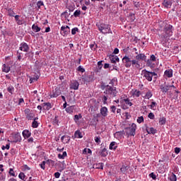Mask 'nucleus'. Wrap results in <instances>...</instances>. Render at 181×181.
<instances>
[{"instance_id":"1","label":"nucleus","mask_w":181,"mask_h":181,"mask_svg":"<svg viewBox=\"0 0 181 181\" xmlns=\"http://www.w3.org/2000/svg\"><path fill=\"white\" fill-rule=\"evenodd\" d=\"M115 83H118L117 78H113L109 82V85H106L105 83L102 82L100 83L101 90H105L104 94L106 95H110V97H117L118 95V90H117V87H115Z\"/></svg>"},{"instance_id":"2","label":"nucleus","mask_w":181,"mask_h":181,"mask_svg":"<svg viewBox=\"0 0 181 181\" xmlns=\"http://www.w3.org/2000/svg\"><path fill=\"white\" fill-rule=\"evenodd\" d=\"M96 26L98 28V30H100L101 33H103V35H107V33L112 34L110 24L100 23L96 24Z\"/></svg>"},{"instance_id":"3","label":"nucleus","mask_w":181,"mask_h":181,"mask_svg":"<svg viewBox=\"0 0 181 181\" xmlns=\"http://www.w3.org/2000/svg\"><path fill=\"white\" fill-rule=\"evenodd\" d=\"M136 132V124L134 123L132 124L131 127L124 128V134L127 136H135Z\"/></svg>"},{"instance_id":"4","label":"nucleus","mask_w":181,"mask_h":181,"mask_svg":"<svg viewBox=\"0 0 181 181\" xmlns=\"http://www.w3.org/2000/svg\"><path fill=\"white\" fill-rule=\"evenodd\" d=\"M172 29H173V26L170 24H166L164 26L163 32H165V35H164V37H170L172 35H173V31H172Z\"/></svg>"},{"instance_id":"5","label":"nucleus","mask_w":181,"mask_h":181,"mask_svg":"<svg viewBox=\"0 0 181 181\" xmlns=\"http://www.w3.org/2000/svg\"><path fill=\"white\" fill-rule=\"evenodd\" d=\"M81 78L83 83H91V81H94V76L93 75H82Z\"/></svg>"},{"instance_id":"6","label":"nucleus","mask_w":181,"mask_h":181,"mask_svg":"<svg viewBox=\"0 0 181 181\" xmlns=\"http://www.w3.org/2000/svg\"><path fill=\"white\" fill-rule=\"evenodd\" d=\"M60 33L63 36H67V35H69L70 33V27H69V25L62 26Z\"/></svg>"},{"instance_id":"7","label":"nucleus","mask_w":181,"mask_h":181,"mask_svg":"<svg viewBox=\"0 0 181 181\" xmlns=\"http://www.w3.org/2000/svg\"><path fill=\"white\" fill-rule=\"evenodd\" d=\"M62 94V90H60V88L57 87L52 90V94L50 95L51 98H56L59 97Z\"/></svg>"},{"instance_id":"8","label":"nucleus","mask_w":181,"mask_h":181,"mask_svg":"<svg viewBox=\"0 0 181 181\" xmlns=\"http://www.w3.org/2000/svg\"><path fill=\"white\" fill-rule=\"evenodd\" d=\"M29 45L26 42H21L20 44L19 50L21 52H25V53H28L29 52Z\"/></svg>"},{"instance_id":"9","label":"nucleus","mask_w":181,"mask_h":181,"mask_svg":"<svg viewBox=\"0 0 181 181\" xmlns=\"http://www.w3.org/2000/svg\"><path fill=\"white\" fill-rule=\"evenodd\" d=\"M101 117V115L100 113L93 115V118L92 119V121L90 122V125H93V127H97V122H98V119Z\"/></svg>"},{"instance_id":"10","label":"nucleus","mask_w":181,"mask_h":181,"mask_svg":"<svg viewBox=\"0 0 181 181\" xmlns=\"http://www.w3.org/2000/svg\"><path fill=\"white\" fill-rule=\"evenodd\" d=\"M142 74L144 77L146 78V79H147L148 81H152V75L151 74V71L146 70V69H144L142 71Z\"/></svg>"},{"instance_id":"11","label":"nucleus","mask_w":181,"mask_h":181,"mask_svg":"<svg viewBox=\"0 0 181 181\" xmlns=\"http://www.w3.org/2000/svg\"><path fill=\"white\" fill-rule=\"evenodd\" d=\"M122 63H124L127 69H129V67H131V58H129V57L124 56L122 58Z\"/></svg>"},{"instance_id":"12","label":"nucleus","mask_w":181,"mask_h":181,"mask_svg":"<svg viewBox=\"0 0 181 181\" xmlns=\"http://www.w3.org/2000/svg\"><path fill=\"white\" fill-rule=\"evenodd\" d=\"M96 153H98V155H99L100 156H102V158H105V156H108V151L105 148H103L102 149H98Z\"/></svg>"},{"instance_id":"13","label":"nucleus","mask_w":181,"mask_h":181,"mask_svg":"<svg viewBox=\"0 0 181 181\" xmlns=\"http://www.w3.org/2000/svg\"><path fill=\"white\" fill-rule=\"evenodd\" d=\"M100 115H102V117H103L104 118H105V117L108 115V108H107V107H102L100 108Z\"/></svg>"},{"instance_id":"14","label":"nucleus","mask_w":181,"mask_h":181,"mask_svg":"<svg viewBox=\"0 0 181 181\" xmlns=\"http://www.w3.org/2000/svg\"><path fill=\"white\" fill-rule=\"evenodd\" d=\"M110 60L112 64H116V63H119V58L116 55H110Z\"/></svg>"},{"instance_id":"15","label":"nucleus","mask_w":181,"mask_h":181,"mask_svg":"<svg viewBox=\"0 0 181 181\" xmlns=\"http://www.w3.org/2000/svg\"><path fill=\"white\" fill-rule=\"evenodd\" d=\"M13 142L14 144H16V142H21V141H22V136H21V134L17 133L14 134V136H13Z\"/></svg>"},{"instance_id":"16","label":"nucleus","mask_w":181,"mask_h":181,"mask_svg":"<svg viewBox=\"0 0 181 181\" xmlns=\"http://www.w3.org/2000/svg\"><path fill=\"white\" fill-rule=\"evenodd\" d=\"M146 131L147 134H152V135H155V134H156V132H158V130H156V129H155L153 127L149 128L148 127H146Z\"/></svg>"},{"instance_id":"17","label":"nucleus","mask_w":181,"mask_h":181,"mask_svg":"<svg viewBox=\"0 0 181 181\" xmlns=\"http://www.w3.org/2000/svg\"><path fill=\"white\" fill-rule=\"evenodd\" d=\"M136 60L139 62V60H143L144 62H146V55L145 54H139L135 57Z\"/></svg>"},{"instance_id":"18","label":"nucleus","mask_w":181,"mask_h":181,"mask_svg":"<svg viewBox=\"0 0 181 181\" xmlns=\"http://www.w3.org/2000/svg\"><path fill=\"white\" fill-rule=\"evenodd\" d=\"M78 86H80V83H78V81H74L71 83L70 88L71 90H78Z\"/></svg>"},{"instance_id":"19","label":"nucleus","mask_w":181,"mask_h":181,"mask_svg":"<svg viewBox=\"0 0 181 181\" xmlns=\"http://www.w3.org/2000/svg\"><path fill=\"white\" fill-rule=\"evenodd\" d=\"M173 2H172V0L168 1V0H164L163 1V5L164 7H165L167 9H169L172 6V4Z\"/></svg>"},{"instance_id":"20","label":"nucleus","mask_w":181,"mask_h":181,"mask_svg":"<svg viewBox=\"0 0 181 181\" xmlns=\"http://www.w3.org/2000/svg\"><path fill=\"white\" fill-rule=\"evenodd\" d=\"M160 90L162 91V93L168 92L169 91V85H166V83H165L164 85H160Z\"/></svg>"},{"instance_id":"21","label":"nucleus","mask_w":181,"mask_h":181,"mask_svg":"<svg viewBox=\"0 0 181 181\" xmlns=\"http://www.w3.org/2000/svg\"><path fill=\"white\" fill-rule=\"evenodd\" d=\"M131 66L134 67L135 66L136 69H139L141 67V65L139 64V61L137 59H131Z\"/></svg>"},{"instance_id":"22","label":"nucleus","mask_w":181,"mask_h":181,"mask_svg":"<svg viewBox=\"0 0 181 181\" xmlns=\"http://www.w3.org/2000/svg\"><path fill=\"white\" fill-rule=\"evenodd\" d=\"M30 135H32V133L29 130L25 129L23 131V136L25 139H28V138H30Z\"/></svg>"},{"instance_id":"23","label":"nucleus","mask_w":181,"mask_h":181,"mask_svg":"<svg viewBox=\"0 0 181 181\" xmlns=\"http://www.w3.org/2000/svg\"><path fill=\"white\" fill-rule=\"evenodd\" d=\"M65 111L68 112V114H73L74 111H76V105H71L65 109Z\"/></svg>"},{"instance_id":"24","label":"nucleus","mask_w":181,"mask_h":181,"mask_svg":"<svg viewBox=\"0 0 181 181\" xmlns=\"http://www.w3.org/2000/svg\"><path fill=\"white\" fill-rule=\"evenodd\" d=\"M165 76H166V77H168V78H170L171 77H173V70L172 69H168V70H165L164 72Z\"/></svg>"},{"instance_id":"25","label":"nucleus","mask_w":181,"mask_h":181,"mask_svg":"<svg viewBox=\"0 0 181 181\" xmlns=\"http://www.w3.org/2000/svg\"><path fill=\"white\" fill-rule=\"evenodd\" d=\"M128 169H129V166L122 165L120 168V171L122 173H123V175H127V172L128 171Z\"/></svg>"},{"instance_id":"26","label":"nucleus","mask_w":181,"mask_h":181,"mask_svg":"<svg viewBox=\"0 0 181 181\" xmlns=\"http://www.w3.org/2000/svg\"><path fill=\"white\" fill-rule=\"evenodd\" d=\"M153 62V61H151V59H147V60L146 59L147 67H150V69H154L155 64Z\"/></svg>"},{"instance_id":"27","label":"nucleus","mask_w":181,"mask_h":181,"mask_svg":"<svg viewBox=\"0 0 181 181\" xmlns=\"http://www.w3.org/2000/svg\"><path fill=\"white\" fill-rule=\"evenodd\" d=\"M32 30H33V32H35V33H37V32H40V30H42V28H40V27H39L37 24H33L32 25Z\"/></svg>"},{"instance_id":"28","label":"nucleus","mask_w":181,"mask_h":181,"mask_svg":"<svg viewBox=\"0 0 181 181\" xmlns=\"http://www.w3.org/2000/svg\"><path fill=\"white\" fill-rule=\"evenodd\" d=\"M103 63H104V61H99L98 62V67L96 69L97 73H100V71H101V69H103V66H104Z\"/></svg>"},{"instance_id":"29","label":"nucleus","mask_w":181,"mask_h":181,"mask_svg":"<svg viewBox=\"0 0 181 181\" xmlns=\"http://www.w3.org/2000/svg\"><path fill=\"white\" fill-rule=\"evenodd\" d=\"M125 135V130H122L120 132H117L115 134V136H117L116 138H121Z\"/></svg>"},{"instance_id":"30","label":"nucleus","mask_w":181,"mask_h":181,"mask_svg":"<svg viewBox=\"0 0 181 181\" xmlns=\"http://www.w3.org/2000/svg\"><path fill=\"white\" fill-rule=\"evenodd\" d=\"M117 148H118V146H117V142L115 141H112L110 143V146H109V149L115 151V149H117Z\"/></svg>"},{"instance_id":"31","label":"nucleus","mask_w":181,"mask_h":181,"mask_svg":"<svg viewBox=\"0 0 181 181\" xmlns=\"http://www.w3.org/2000/svg\"><path fill=\"white\" fill-rule=\"evenodd\" d=\"M74 138H83V134H81V132L80 130H76L74 133Z\"/></svg>"},{"instance_id":"32","label":"nucleus","mask_w":181,"mask_h":181,"mask_svg":"<svg viewBox=\"0 0 181 181\" xmlns=\"http://www.w3.org/2000/svg\"><path fill=\"white\" fill-rule=\"evenodd\" d=\"M2 71L4 73H9L11 71V67L6 66V64H3V68H2Z\"/></svg>"},{"instance_id":"33","label":"nucleus","mask_w":181,"mask_h":181,"mask_svg":"<svg viewBox=\"0 0 181 181\" xmlns=\"http://www.w3.org/2000/svg\"><path fill=\"white\" fill-rule=\"evenodd\" d=\"M120 103H125V104H127V105H129V107H132V103H131V101L129 100V98H126V99H123L122 100H120Z\"/></svg>"},{"instance_id":"34","label":"nucleus","mask_w":181,"mask_h":181,"mask_svg":"<svg viewBox=\"0 0 181 181\" xmlns=\"http://www.w3.org/2000/svg\"><path fill=\"white\" fill-rule=\"evenodd\" d=\"M169 180L170 181H176L177 180V177H176V175L175 173H172L170 176L168 177Z\"/></svg>"},{"instance_id":"35","label":"nucleus","mask_w":181,"mask_h":181,"mask_svg":"<svg viewBox=\"0 0 181 181\" xmlns=\"http://www.w3.org/2000/svg\"><path fill=\"white\" fill-rule=\"evenodd\" d=\"M65 139V144H69L70 142V136H62L61 138L62 141H64Z\"/></svg>"},{"instance_id":"36","label":"nucleus","mask_w":181,"mask_h":181,"mask_svg":"<svg viewBox=\"0 0 181 181\" xmlns=\"http://www.w3.org/2000/svg\"><path fill=\"white\" fill-rule=\"evenodd\" d=\"M43 105H44V107H46L45 110L47 111H49V110H50V108H52V103H44Z\"/></svg>"},{"instance_id":"37","label":"nucleus","mask_w":181,"mask_h":181,"mask_svg":"<svg viewBox=\"0 0 181 181\" xmlns=\"http://www.w3.org/2000/svg\"><path fill=\"white\" fill-rule=\"evenodd\" d=\"M158 122L160 125H165V124H166V118L160 117Z\"/></svg>"},{"instance_id":"38","label":"nucleus","mask_w":181,"mask_h":181,"mask_svg":"<svg viewBox=\"0 0 181 181\" xmlns=\"http://www.w3.org/2000/svg\"><path fill=\"white\" fill-rule=\"evenodd\" d=\"M27 119L30 120V119H33V118L35 117V113L30 112V114L27 115L26 116Z\"/></svg>"},{"instance_id":"39","label":"nucleus","mask_w":181,"mask_h":181,"mask_svg":"<svg viewBox=\"0 0 181 181\" xmlns=\"http://www.w3.org/2000/svg\"><path fill=\"white\" fill-rule=\"evenodd\" d=\"M15 88H13V86H8L7 88V91L8 93H10V94H13V91H14Z\"/></svg>"},{"instance_id":"40","label":"nucleus","mask_w":181,"mask_h":181,"mask_svg":"<svg viewBox=\"0 0 181 181\" xmlns=\"http://www.w3.org/2000/svg\"><path fill=\"white\" fill-rule=\"evenodd\" d=\"M8 16H15V11H13V10L12 8H8Z\"/></svg>"},{"instance_id":"41","label":"nucleus","mask_w":181,"mask_h":181,"mask_svg":"<svg viewBox=\"0 0 181 181\" xmlns=\"http://www.w3.org/2000/svg\"><path fill=\"white\" fill-rule=\"evenodd\" d=\"M83 153L84 155H87V153L91 154V153H93V151L90 148H84L83 151Z\"/></svg>"},{"instance_id":"42","label":"nucleus","mask_w":181,"mask_h":181,"mask_svg":"<svg viewBox=\"0 0 181 181\" xmlns=\"http://www.w3.org/2000/svg\"><path fill=\"white\" fill-rule=\"evenodd\" d=\"M152 95H153L152 94V92H151V90H148L146 93V98H147L148 100H149V98H151V97H152Z\"/></svg>"},{"instance_id":"43","label":"nucleus","mask_w":181,"mask_h":181,"mask_svg":"<svg viewBox=\"0 0 181 181\" xmlns=\"http://www.w3.org/2000/svg\"><path fill=\"white\" fill-rule=\"evenodd\" d=\"M80 15H81V11L80 10H76L74 13V16H75V18H78V16H80Z\"/></svg>"},{"instance_id":"44","label":"nucleus","mask_w":181,"mask_h":181,"mask_svg":"<svg viewBox=\"0 0 181 181\" xmlns=\"http://www.w3.org/2000/svg\"><path fill=\"white\" fill-rule=\"evenodd\" d=\"M10 148H11V144H7L6 146H1L2 151H5V149H7L8 151V149Z\"/></svg>"},{"instance_id":"45","label":"nucleus","mask_w":181,"mask_h":181,"mask_svg":"<svg viewBox=\"0 0 181 181\" xmlns=\"http://www.w3.org/2000/svg\"><path fill=\"white\" fill-rule=\"evenodd\" d=\"M95 142H96V144H98V145H100V144H101V137L95 136Z\"/></svg>"},{"instance_id":"46","label":"nucleus","mask_w":181,"mask_h":181,"mask_svg":"<svg viewBox=\"0 0 181 181\" xmlns=\"http://www.w3.org/2000/svg\"><path fill=\"white\" fill-rule=\"evenodd\" d=\"M83 118V116H81V114L79 115H74V121H78V119Z\"/></svg>"},{"instance_id":"47","label":"nucleus","mask_w":181,"mask_h":181,"mask_svg":"<svg viewBox=\"0 0 181 181\" xmlns=\"http://www.w3.org/2000/svg\"><path fill=\"white\" fill-rule=\"evenodd\" d=\"M40 166L41 169L45 170V169H46V161H42V163L40 164Z\"/></svg>"},{"instance_id":"48","label":"nucleus","mask_w":181,"mask_h":181,"mask_svg":"<svg viewBox=\"0 0 181 181\" xmlns=\"http://www.w3.org/2000/svg\"><path fill=\"white\" fill-rule=\"evenodd\" d=\"M25 177H26V175H25V173H21L18 175V177H19V179H21V180H24Z\"/></svg>"},{"instance_id":"49","label":"nucleus","mask_w":181,"mask_h":181,"mask_svg":"<svg viewBox=\"0 0 181 181\" xmlns=\"http://www.w3.org/2000/svg\"><path fill=\"white\" fill-rule=\"evenodd\" d=\"M8 173L11 176H13L14 177H16V175H15V172L13 171V168L9 169V173Z\"/></svg>"},{"instance_id":"50","label":"nucleus","mask_w":181,"mask_h":181,"mask_svg":"<svg viewBox=\"0 0 181 181\" xmlns=\"http://www.w3.org/2000/svg\"><path fill=\"white\" fill-rule=\"evenodd\" d=\"M32 127L33 128H37V127H39V123L37 121H33L32 123Z\"/></svg>"},{"instance_id":"51","label":"nucleus","mask_w":181,"mask_h":181,"mask_svg":"<svg viewBox=\"0 0 181 181\" xmlns=\"http://www.w3.org/2000/svg\"><path fill=\"white\" fill-rule=\"evenodd\" d=\"M110 66L112 67V69L110 68L112 71V70H116V71H118V66H117L115 64H112Z\"/></svg>"},{"instance_id":"52","label":"nucleus","mask_w":181,"mask_h":181,"mask_svg":"<svg viewBox=\"0 0 181 181\" xmlns=\"http://www.w3.org/2000/svg\"><path fill=\"white\" fill-rule=\"evenodd\" d=\"M77 71H80L81 73H84L86 71V69L84 68H83V66H79L78 68H77Z\"/></svg>"},{"instance_id":"53","label":"nucleus","mask_w":181,"mask_h":181,"mask_svg":"<svg viewBox=\"0 0 181 181\" xmlns=\"http://www.w3.org/2000/svg\"><path fill=\"white\" fill-rule=\"evenodd\" d=\"M97 169H101L103 170V169H104V163H100L99 164H97Z\"/></svg>"},{"instance_id":"54","label":"nucleus","mask_w":181,"mask_h":181,"mask_svg":"<svg viewBox=\"0 0 181 181\" xmlns=\"http://www.w3.org/2000/svg\"><path fill=\"white\" fill-rule=\"evenodd\" d=\"M138 124H141V122H144V116L139 117L137 119Z\"/></svg>"},{"instance_id":"55","label":"nucleus","mask_w":181,"mask_h":181,"mask_svg":"<svg viewBox=\"0 0 181 181\" xmlns=\"http://www.w3.org/2000/svg\"><path fill=\"white\" fill-rule=\"evenodd\" d=\"M149 177L153 179V180H156V175L154 173H151L149 174Z\"/></svg>"},{"instance_id":"56","label":"nucleus","mask_w":181,"mask_h":181,"mask_svg":"<svg viewBox=\"0 0 181 181\" xmlns=\"http://www.w3.org/2000/svg\"><path fill=\"white\" fill-rule=\"evenodd\" d=\"M44 4H43V1H39L37 3V6L38 8V9H40V6H43Z\"/></svg>"},{"instance_id":"57","label":"nucleus","mask_w":181,"mask_h":181,"mask_svg":"<svg viewBox=\"0 0 181 181\" xmlns=\"http://www.w3.org/2000/svg\"><path fill=\"white\" fill-rule=\"evenodd\" d=\"M76 32H79L78 28H73L71 30V35H76Z\"/></svg>"},{"instance_id":"58","label":"nucleus","mask_w":181,"mask_h":181,"mask_svg":"<svg viewBox=\"0 0 181 181\" xmlns=\"http://www.w3.org/2000/svg\"><path fill=\"white\" fill-rule=\"evenodd\" d=\"M134 95L136 97H139V95H141V91L136 90L134 93Z\"/></svg>"},{"instance_id":"59","label":"nucleus","mask_w":181,"mask_h":181,"mask_svg":"<svg viewBox=\"0 0 181 181\" xmlns=\"http://www.w3.org/2000/svg\"><path fill=\"white\" fill-rule=\"evenodd\" d=\"M148 118H150V119H155V115H153V113L150 112L148 115Z\"/></svg>"},{"instance_id":"60","label":"nucleus","mask_w":181,"mask_h":181,"mask_svg":"<svg viewBox=\"0 0 181 181\" xmlns=\"http://www.w3.org/2000/svg\"><path fill=\"white\" fill-rule=\"evenodd\" d=\"M148 60H151V62H156V57H155L154 54H152Z\"/></svg>"},{"instance_id":"61","label":"nucleus","mask_w":181,"mask_h":181,"mask_svg":"<svg viewBox=\"0 0 181 181\" xmlns=\"http://www.w3.org/2000/svg\"><path fill=\"white\" fill-rule=\"evenodd\" d=\"M111 112L115 114V110H117V107H115V105H112L110 107Z\"/></svg>"},{"instance_id":"62","label":"nucleus","mask_w":181,"mask_h":181,"mask_svg":"<svg viewBox=\"0 0 181 181\" xmlns=\"http://www.w3.org/2000/svg\"><path fill=\"white\" fill-rule=\"evenodd\" d=\"M107 100H108V97L104 95V96H103V104H106V103H107Z\"/></svg>"},{"instance_id":"63","label":"nucleus","mask_w":181,"mask_h":181,"mask_svg":"<svg viewBox=\"0 0 181 181\" xmlns=\"http://www.w3.org/2000/svg\"><path fill=\"white\" fill-rule=\"evenodd\" d=\"M103 67L104 69H110V70H111V66H110V64H105Z\"/></svg>"},{"instance_id":"64","label":"nucleus","mask_w":181,"mask_h":181,"mask_svg":"<svg viewBox=\"0 0 181 181\" xmlns=\"http://www.w3.org/2000/svg\"><path fill=\"white\" fill-rule=\"evenodd\" d=\"M180 153V148H179V147H176L175 148V153Z\"/></svg>"}]
</instances>
